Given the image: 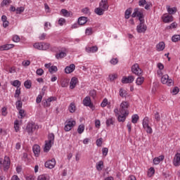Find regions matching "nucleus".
<instances>
[{"label":"nucleus","mask_w":180,"mask_h":180,"mask_svg":"<svg viewBox=\"0 0 180 180\" xmlns=\"http://www.w3.org/2000/svg\"><path fill=\"white\" fill-rule=\"evenodd\" d=\"M89 96H91L93 99H95L96 98V91L95 89L91 90L89 93Z\"/></svg>","instance_id":"obj_48"},{"label":"nucleus","mask_w":180,"mask_h":180,"mask_svg":"<svg viewBox=\"0 0 180 180\" xmlns=\"http://www.w3.org/2000/svg\"><path fill=\"white\" fill-rule=\"evenodd\" d=\"M143 129L146 130V133H148V134H153V129L151 128V127H150V125H146L143 127Z\"/></svg>","instance_id":"obj_41"},{"label":"nucleus","mask_w":180,"mask_h":180,"mask_svg":"<svg viewBox=\"0 0 180 180\" xmlns=\"http://www.w3.org/2000/svg\"><path fill=\"white\" fill-rule=\"evenodd\" d=\"M18 99V100L15 102V106L18 110H20V109H22L23 106V103L22 102V100L20 98Z\"/></svg>","instance_id":"obj_28"},{"label":"nucleus","mask_w":180,"mask_h":180,"mask_svg":"<svg viewBox=\"0 0 180 180\" xmlns=\"http://www.w3.org/2000/svg\"><path fill=\"white\" fill-rule=\"evenodd\" d=\"M58 23L60 26H63L64 23H65V19L60 18L58 21Z\"/></svg>","instance_id":"obj_59"},{"label":"nucleus","mask_w":180,"mask_h":180,"mask_svg":"<svg viewBox=\"0 0 180 180\" xmlns=\"http://www.w3.org/2000/svg\"><path fill=\"white\" fill-rule=\"evenodd\" d=\"M49 71L51 74H53V72H57V71H58V68H57V66H51Z\"/></svg>","instance_id":"obj_46"},{"label":"nucleus","mask_w":180,"mask_h":180,"mask_svg":"<svg viewBox=\"0 0 180 180\" xmlns=\"http://www.w3.org/2000/svg\"><path fill=\"white\" fill-rule=\"evenodd\" d=\"M164 158H165V156H164V155H160L159 157H158V158H155L154 159H153V164L155 165H158V164H160V162H161V161H164Z\"/></svg>","instance_id":"obj_22"},{"label":"nucleus","mask_w":180,"mask_h":180,"mask_svg":"<svg viewBox=\"0 0 180 180\" xmlns=\"http://www.w3.org/2000/svg\"><path fill=\"white\" fill-rule=\"evenodd\" d=\"M92 33H94V30H92V27H88L86 29L85 34L87 36H91V34H92Z\"/></svg>","instance_id":"obj_49"},{"label":"nucleus","mask_w":180,"mask_h":180,"mask_svg":"<svg viewBox=\"0 0 180 180\" xmlns=\"http://www.w3.org/2000/svg\"><path fill=\"white\" fill-rule=\"evenodd\" d=\"M147 4V1L146 0H139V6H144Z\"/></svg>","instance_id":"obj_64"},{"label":"nucleus","mask_w":180,"mask_h":180,"mask_svg":"<svg viewBox=\"0 0 180 180\" xmlns=\"http://www.w3.org/2000/svg\"><path fill=\"white\" fill-rule=\"evenodd\" d=\"M34 47L37 50H49L50 44L44 42H38L34 44Z\"/></svg>","instance_id":"obj_4"},{"label":"nucleus","mask_w":180,"mask_h":180,"mask_svg":"<svg viewBox=\"0 0 180 180\" xmlns=\"http://www.w3.org/2000/svg\"><path fill=\"white\" fill-rule=\"evenodd\" d=\"M60 14L63 15V16H65V18H70V16L72 15V13H71V11H68L67 9L63 8L60 11Z\"/></svg>","instance_id":"obj_23"},{"label":"nucleus","mask_w":180,"mask_h":180,"mask_svg":"<svg viewBox=\"0 0 180 180\" xmlns=\"http://www.w3.org/2000/svg\"><path fill=\"white\" fill-rule=\"evenodd\" d=\"M2 167L5 172L9 170V168H11V159L9 157L5 156L4 159L0 158V168H2Z\"/></svg>","instance_id":"obj_3"},{"label":"nucleus","mask_w":180,"mask_h":180,"mask_svg":"<svg viewBox=\"0 0 180 180\" xmlns=\"http://www.w3.org/2000/svg\"><path fill=\"white\" fill-rule=\"evenodd\" d=\"M84 130H85V125L84 124L79 125L77 128V132L79 133V134H82V133H84Z\"/></svg>","instance_id":"obj_38"},{"label":"nucleus","mask_w":180,"mask_h":180,"mask_svg":"<svg viewBox=\"0 0 180 180\" xmlns=\"http://www.w3.org/2000/svg\"><path fill=\"white\" fill-rule=\"evenodd\" d=\"M134 81V76H124L121 80L122 84H131Z\"/></svg>","instance_id":"obj_11"},{"label":"nucleus","mask_w":180,"mask_h":180,"mask_svg":"<svg viewBox=\"0 0 180 180\" xmlns=\"http://www.w3.org/2000/svg\"><path fill=\"white\" fill-rule=\"evenodd\" d=\"M11 2V0H3L1 3V6H6V5H9Z\"/></svg>","instance_id":"obj_52"},{"label":"nucleus","mask_w":180,"mask_h":180,"mask_svg":"<svg viewBox=\"0 0 180 180\" xmlns=\"http://www.w3.org/2000/svg\"><path fill=\"white\" fill-rule=\"evenodd\" d=\"M172 16L167 15V16L164 18L163 22L165 23H169V22H172Z\"/></svg>","instance_id":"obj_47"},{"label":"nucleus","mask_w":180,"mask_h":180,"mask_svg":"<svg viewBox=\"0 0 180 180\" xmlns=\"http://www.w3.org/2000/svg\"><path fill=\"white\" fill-rule=\"evenodd\" d=\"M36 74H37V75L41 77V75H43V74H44V70H43V69H41V68H39L37 70Z\"/></svg>","instance_id":"obj_54"},{"label":"nucleus","mask_w":180,"mask_h":180,"mask_svg":"<svg viewBox=\"0 0 180 180\" xmlns=\"http://www.w3.org/2000/svg\"><path fill=\"white\" fill-rule=\"evenodd\" d=\"M105 11L103 10V8H101V7L96 8L94 10L95 13H96V15H98V16H102V15H103V13H105Z\"/></svg>","instance_id":"obj_29"},{"label":"nucleus","mask_w":180,"mask_h":180,"mask_svg":"<svg viewBox=\"0 0 180 180\" xmlns=\"http://www.w3.org/2000/svg\"><path fill=\"white\" fill-rule=\"evenodd\" d=\"M20 94H21L20 88H17L15 91L14 98L20 99V98H19L20 96Z\"/></svg>","instance_id":"obj_43"},{"label":"nucleus","mask_w":180,"mask_h":180,"mask_svg":"<svg viewBox=\"0 0 180 180\" xmlns=\"http://www.w3.org/2000/svg\"><path fill=\"white\" fill-rule=\"evenodd\" d=\"M142 124H143V127H145L146 126L150 125V120H148V117H146L143 120Z\"/></svg>","instance_id":"obj_42"},{"label":"nucleus","mask_w":180,"mask_h":180,"mask_svg":"<svg viewBox=\"0 0 180 180\" xmlns=\"http://www.w3.org/2000/svg\"><path fill=\"white\" fill-rule=\"evenodd\" d=\"M102 153L103 155H104V157H106V155H108V153H109V149H108V148H103Z\"/></svg>","instance_id":"obj_61"},{"label":"nucleus","mask_w":180,"mask_h":180,"mask_svg":"<svg viewBox=\"0 0 180 180\" xmlns=\"http://www.w3.org/2000/svg\"><path fill=\"white\" fill-rule=\"evenodd\" d=\"M13 41L15 43H19L20 41V37H19L18 35H14L13 37Z\"/></svg>","instance_id":"obj_56"},{"label":"nucleus","mask_w":180,"mask_h":180,"mask_svg":"<svg viewBox=\"0 0 180 180\" xmlns=\"http://www.w3.org/2000/svg\"><path fill=\"white\" fill-rule=\"evenodd\" d=\"M120 114L117 115V120H118V122H122V123H124V122L126 121V117H127V116H129V114H125V113H120Z\"/></svg>","instance_id":"obj_21"},{"label":"nucleus","mask_w":180,"mask_h":180,"mask_svg":"<svg viewBox=\"0 0 180 180\" xmlns=\"http://www.w3.org/2000/svg\"><path fill=\"white\" fill-rule=\"evenodd\" d=\"M173 165H174V167H179L180 165V153H177L175 154L173 160Z\"/></svg>","instance_id":"obj_14"},{"label":"nucleus","mask_w":180,"mask_h":180,"mask_svg":"<svg viewBox=\"0 0 180 180\" xmlns=\"http://www.w3.org/2000/svg\"><path fill=\"white\" fill-rule=\"evenodd\" d=\"M156 49L158 51H162L164 49H165V43L164 41H161L156 45Z\"/></svg>","instance_id":"obj_26"},{"label":"nucleus","mask_w":180,"mask_h":180,"mask_svg":"<svg viewBox=\"0 0 180 180\" xmlns=\"http://www.w3.org/2000/svg\"><path fill=\"white\" fill-rule=\"evenodd\" d=\"M161 82L162 84H167L168 86L174 85V80L169 79V76H168V75H163L161 78Z\"/></svg>","instance_id":"obj_7"},{"label":"nucleus","mask_w":180,"mask_h":180,"mask_svg":"<svg viewBox=\"0 0 180 180\" xmlns=\"http://www.w3.org/2000/svg\"><path fill=\"white\" fill-rule=\"evenodd\" d=\"M14 129L16 131V133H18V131H19V120H16L14 122Z\"/></svg>","instance_id":"obj_50"},{"label":"nucleus","mask_w":180,"mask_h":180,"mask_svg":"<svg viewBox=\"0 0 180 180\" xmlns=\"http://www.w3.org/2000/svg\"><path fill=\"white\" fill-rule=\"evenodd\" d=\"M86 22H88V18L86 17H80L78 19V25H79L80 26L85 25Z\"/></svg>","instance_id":"obj_24"},{"label":"nucleus","mask_w":180,"mask_h":180,"mask_svg":"<svg viewBox=\"0 0 180 180\" xmlns=\"http://www.w3.org/2000/svg\"><path fill=\"white\" fill-rule=\"evenodd\" d=\"M179 40H180V34H176L172 37V41H174V43H176V41H179Z\"/></svg>","instance_id":"obj_45"},{"label":"nucleus","mask_w":180,"mask_h":180,"mask_svg":"<svg viewBox=\"0 0 180 180\" xmlns=\"http://www.w3.org/2000/svg\"><path fill=\"white\" fill-rule=\"evenodd\" d=\"M66 124L65 126V131H70L75 126V121H68L66 122Z\"/></svg>","instance_id":"obj_12"},{"label":"nucleus","mask_w":180,"mask_h":180,"mask_svg":"<svg viewBox=\"0 0 180 180\" xmlns=\"http://www.w3.org/2000/svg\"><path fill=\"white\" fill-rule=\"evenodd\" d=\"M44 165L46 168H49V169H53V168L56 167V159L52 158L51 160L46 161Z\"/></svg>","instance_id":"obj_10"},{"label":"nucleus","mask_w":180,"mask_h":180,"mask_svg":"<svg viewBox=\"0 0 180 180\" xmlns=\"http://www.w3.org/2000/svg\"><path fill=\"white\" fill-rule=\"evenodd\" d=\"M107 105H108V98H104L101 102V108H105Z\"/></svg>","instance_id":"obj_58"},{"label":"nucleus","mask_w":180,"mask_h":180,"mask_svg":"<svg viewBox=\"0 0 180 180\" xmlns=\"http://www.w3.org/2000/svg\"><path fill=\"white\" fill-rule=\"evenodd\" d=\"M54 134L51 133L48 135V141H45V146L44 148V153H49L51 148L52 144H54Z\"/></svg>","instance_id":"obj_2"},{"label":"nucleus","mask_w":180,"mask_h":180,"mask_svg":"<svg viewBox=\"0 0 180 180\" xmlns=\"http://www.w3.org/2000/svg\"><path fill=\"white\" fill-rule=\"evenodd\" d=\"M139 119H140V117H139V115L137 114L133 115L131 117V122L134 123V124H136V123L139 122Z\"/></svg>","instance_id":"obj_37"},{"label":"nucleus","mask_w":180,"mask_h":180,"mask_svg":"<svg viewBox=\"0 0 180 180\" xmlns=\"http://www.w3.org/2000/svg\"><path fill=\"white\" fill-rule=\"evenodd\" d=\"M15 47L14 44H4L0 46V51H5L6 50H11V49H13Z\"/></svg>","instance_id":"obj_18"},{"label":"nucleus","mask_w":180,"mask_h":180,"mask_svg":"<svg viewBox=\"0 0 180 180\" xmlns=\"http://www.w3.org/2000/svg\"><path fill=\"white\" fill-rule=\"evenodd\" d=\"M110 64H112V65H116V64L119 63V60L117 59V58H112L110 60Z\"/></svg>","instance_id":"obj_57"},{"label":"nucleus","mask_w":180,"mask_h":180,"mask_svg":"<svg viewBox=\"0 0 180 180\" xmlns=\"http://www.w3.org/2000/svg\"><path fill=\"white\" fill-rule=\"evenodd\" d=\"M132 18H139L140 22L139 25L136 27V31L138 33H146L147 32V25L144 24V14L143 11H140L139 8L134 9V13L131 15Z\"/></svg>","instance_id":"obj_1"},{"label":"nucleus","mask_w":180,"mask_h":180,"mask_svg":"<svg viewBox=\"0 0 180 180\" xmlns=\"http://www.w3.org/2000/svg\"><path fill=\"white\" fill-rule=\"evenodd\" d=\"M131 72L133 74H135V75H138V77H140L141 74H143V70L140 68L139 64L137 63L132 65Z\"/></svg>","instance_id":"obj_8"},{"label":"nucleus","mask_w":180,"mask_h":180,"mask_svg":"<svg viewBox=\"0 0 180 180\" xmlns=\"http://www.w3.org/2000/svg\"><path fill=\"white\" fill-rule=\"evenodd\" d=\"M131 11H133L131 8H129L125 11V13H124L125 19L130 18V15H131Z\"/></svg>","instance_id":"obj_33"},{"label":"nucleus","mask_w":180,"mask_h":180,"mask_svg":"<svg viewBox=\"0 0 180 180\" xmlns=\"http://www.w3.org/2000/svg\"><path fill=\"white\" fill-rule=\"evenodd\" d=\"M36 130V124L33 123H28L27 124V131L28 134H32L33 131Z\"/></svg>","instance_id":"obj_13"},{"label":"nucleus","mask_w":180,"mask_h":180,"mask_svg":"<svg viewBox=\"0 0 180 180\" xmlns=\"http://www.w3.org/2000/svg\"><path fill=\"white\" fill-rule=\"evenodd\" d=\"M115 123V120L114 117H110L106 120L105 124L107 127H110V126H114Z\"/></svg>","instance_id":"obj_20"},{"label":"nucleus","mask_w":180,"mask_h":180,"mask_svg":"<svg viewBox=\"0 0 180 180\" xmlns=\"http://www.w3.org/2000/svg\"><path fill=\"white\" fill-rule=\"evenodd\" d=\"M103 139L102 138H100L96 140V146L98 147H102V141Z\"/></svg>","instance_id":"obj_60"},{"label":"nucleus","mask_w":180,"mask_h":180,"mask_svg":"<svg viewBox=\"0 0 180 180\" xmlns=\"http://www.w3.org/2000/svg\"><path fill=\"white\" fill-rule=\"evenodd\" d=\"M120 96H121V98H127L128 96V94H127V91L124 90L123 88H120Z\"/></svg>","instance_id":"obj_27"},{"label":"nucleus","mask_w":180,"mask_h":180,"mask_svg":"<svg viewBox=\"0 0 180 180\" xmlns=\"http://www.w3.org/2000/svg\"><path fill=\"white\" fill-rule=\"evenodd\" d=\"M32 151L35 157L40 155V146L39 145H34L32 147Z\"/></svg>","instance_id":"obj_19"},{"label":"nucleus","mask_w":180,"mask_h":180,"mask_svg":"<svg viewBox=\"0 0 180 180\" xmlns=\"http://www.w3.org/2000/svg\"><path fill=\"white\" fill-rule=\"evenodd\" d=\"M154 174H155V169H154V167H150L148 169V174L154 175Z\"/></svg>","instance_id":"obj_62"},{"label":"nucleus","mask_w":180,"mask_h":180,"mask_svg":"<svg viewBox=\"0 0 180 180\" xmlns=\"http://www.w3.org/2000/svg\"><path fill=\"white\" fill-rule=\"evenodd\" d=\"M54 101H57V97L51 96L47 99L43 100L42 105L44 108H50L51 102H53Z\"/></svg>","instance_id":"obj_6"},{"label":"nucleus","mask_w":180,"mask_h":180,"mask_svg":"<svg viewBox=\"0 0 180 180\" xmlns=\"http://www.w3.org/2000/svg\"><path fill=\"white\" fill-rule=\"evenodd\" d=\"M127 109H129V103L127 101H122L120 104V112L129 115V110Z\"/></svg>","instance_id":"obj_5"},{"label":"nucleus","mask_w":180,"mask_h":180,"mask_svg":"<svg viewBox=\"0 0 180 180\" xmlns=\"http://www.w3.org/2000/svg\"><path fill=\"white\" fill-rule=\"evenodd\" d=\"M49 179H50V176H49L46 174L39 175L37 178V180H49Z\"/></svg>","instance_id":"obj_39"},{"label":"nucleus","mask_w":180,"mask_h":180,"mask_svg":"<svg viewBox=\"0 0 180 180\" xmlns=\"http://www.w3.org/2000/svg\"><path fill=\"white\" fill-rule=\"evenodd\" d=\"M43 99V96L41 94H39L37 97L36 102L37 103H40Z\"/></svg>","instance_id":"obj_63"},{"label":"nucleus","mask_w":180,"mask_h":180,"mask_svg":"<svg viewBox=\"0 0 180 180\" xmlns=\"http://www.w3.org/2000/svg\"><path fill=\"white\" fill-rule=\"evenodd\" d=\"M24 86L27 89H30L32 88V81H30V79L26 80L24 82Z\"/></svg>","instance_id":"obj_36"},{"label":"nucleus","mask_w":180,"mask_h":180,"mask_svg":"<svg viewBox=\"0 0 180 180\" xmlns=\"http://www.w3.org/2000/svg\"><path fill=\"white\" fill-rule=\"evenodd\" d=\"M86 53H96V51H98V46L86 47Z\"/></svg>","instance_id":"obj_25"},{"label":"nucleus","mask_w":180,"mask_h":180,"mask_svg":"<svg viewBox=\"0 0 180 180\" xmlns=\"http://www.w3.org/2000/svg\"><path fill=\"white\" fill-rule=\"evenodd\" d=\"M25 11V7L21 6V7H18L16 8V13L17 15H19L20 13H22V12Z\"/></svg>","instance_id":"obj_53"},{"label":"nucleus","mask_w":180,"mask_h":180,"mask_svg":"<svg viewBox=\"0 0 180 180\" xmlns=\"http://www.w3.org/2000/svg\"><path fill=\"white\" fill-rule=\"evenodd\" d=\"M75 70V65L70 64L69 66H67L65 68V74H71V72H74Z\"/></svg>","instance_id":"obj_16"},{"label":"nucleus","mask_w":180,"mask_h":180,"mask_svg":"<svg viewBox=\"0 0 180 180\" xmlns=\"http://www.w3.org/2000/svg\"><path fill=\"white\" fill-rule=\"evenodd\" d=\"M100 8L104 11H108L109 9V4H108V0H101L99 4Z\"/></svg>","instance_id":"obj_15"},{"label":"nucleus","mask_w":180,"mask_h":180,"mask_svg":"<svg viewBox=\"0 0 180 180\" xmlns=\"http://www.w3.org/2000/svg\"><path fill=\"white\" fill-rule=\"evenodd\" d=\"M83 105L84 106H88L91 109H92L94 108V103H92V101L91 100V97L89 96H87L84 98Z\"/></svg>","instance_id":"obj_9"},{"label":"nucleus","mask_w":180,"mask_h":180,"mask_svg":"<svg viewBox=\"0 0 180 180\" xmlns=\"http://www.w3.org/2000/svg\"><path fill=\"white\" fill-rule=\"evenodd\" d=\"M167 12L169 15H174V13H176V7L171 8L167 6Z\"/></svg>","instance_id":"obj_34"},{"label":"nucleus","mask_w":180,"mask_h":180,"mask_svg":"<svg viewBox=\"0 0 180 180\" xmlns=\"http://www.w3.org/2000/svg\"><path fill=\"white\" fill-rule=\"evenodd\" d=\"M136 85H143L144 84V77H138L136 80Z\"/></svg>","instance_id":"obj_40"},{"label":"nucleus","mask_w":180,"mask_h":180,"mask_svg":"<svg viewBox=\"0 0 180 180\" xmlns=\"http://www.w3.org/2000/svg\"><path fill=\"white\" fill-rule=\"evenodd\" d=\"M96 168L97 171H102V169H103V161L100 160L98 162H97Z\"/></svg>","instance_id":"obj_30"},{"label":"nucleus","mask_w":180,"mask_h":180,"mask_svg":"<svg viewBox=\"0 0 180 180\" xmlns=\"http://www.w3.org/2000/svg\"><path fill=\"white\" fill-rule=\"evenodd\" d=\"M18 110H19V115L20 116V119H23V117H25V116H26L25 110L20 109Z\"/></svg>","instance_id":"obj_55"},{"label":"nucleus","mask_w":180,"mask_h":180,"mask_svg":"<svg viewBox=\"0 0 180 180\" xmlns=\"http://www.w3.org/2000/svg\"><path fill=\"white\" fill-rule=\"evenodd\" d=\"M77 83H78V78L75 77H72L70 83V88L71 89H74L77 86Z\"/></svg>","instance_id":"obj_17"},{"label":"nucleus","mask_w":180,"mask_h":180,"mask_svg":"<svg viewBox=\"0 0 180 180\" xmlns=\"http://www.w3.org/2000/svg\"><path fill=\"white\" fill-rule=\"evenodd\" d=\"M11 85L13 86H15V88H20V86L22 85V83L19 80H14L11 82Z\"/></svg>","instance_id":"obj_32"},{"label":"nucleus","mask_w":180,"mask_h":180,"mask_svg":"<svg viewBox=\"0 0 180 180\" xmlns=\"http://www.w3.org/2000/svg\"><path fill=\"white\" fill-rule=\"evenodd\" d=\"M68 109L70 113H74L75 112V104L74 103H70Z\"/></svg>","instance_id":"obj_44"},{"label":"nucleus","mask_w":180,"mask_h":180,"mask_svg":"<svg viewBox=\"0 0 180 180\" xmlns=\"http://www.w3.org/2000/svg\"><path fill=\"white\" fill-rule=\"evenodd\" d=\"M82 12L84 13L85 15H91V11H89V8L86 7L82 9Z\"/></svg>","instance_id":"obj_51"},{"label":"nucleus","mask_w":180,"mask_h":180,"mask_svg":"<svg viewBox=\"0 0 180 180\" xmlns=\"http://www.w3.org/2000/svg\"><path fill=\"white\" fill-rule=\"evenodd\" d=\"M70 82V80L67 79H63L60 81V85L62 86V88H67V86H68V84Z\"/></svg>","instance_id":"obj_31"},{"label":"nucleus","mask_w":180,"mask_h":180,"mask_svg":"<svg viewBox=\"0 0 180 180\" xmlns=\"http://www.w3.org/2000/svg\"><path fill=\"white\" fill-rule=\"evenodd\" d=\"M67 56V53H65V52H60L59 53H56V58H57L58 60H60V58H64V57H65Z\"/></svg>","instance_id":"obj_35"}]
</instances>
